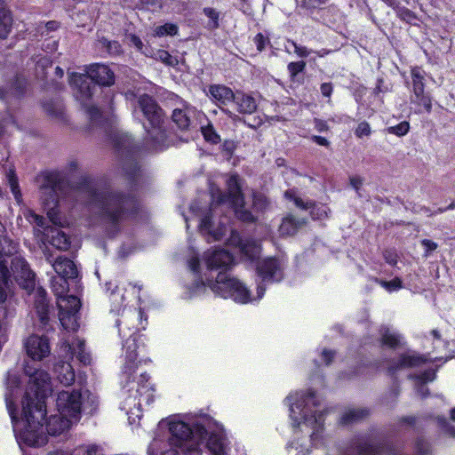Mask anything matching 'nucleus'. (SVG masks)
I'll return each mask as SVG.
<instances>
[{"mask_svg": "<svg viewBox=\"0 0 455 455\" xmlns=\"http://www.w3.org/2000/svg\"><path fill=\"white\" fill-rule=\"evenodd\" d=\"M24 371L29 378L25 401L22 402L26 426L18 438L20 443L39 448L48 442L44 427L46 406L43 399L51 390V378L45 371L34 369L28 364L25 365Z\"/></svg>", "mask_w": 455, "mask_h": 455, "instance_id": "1", "label": "nucleus"}, {"mask_svg": "<svg viewBox=\"0 0 455 455\" xmlns=\"http://www.w3.org/2000/svg\"><path fill=\"white\" fill-rule=\"evenodd\" d=\"M226 183L228 190L227 194L222 193L219 188H211L212 203L210 212L204 216L200 220L199 228L201 233L208 235L212 237L214 241L220 240L228 230L225 221L220 220L219 225L215 227V222L212 220L213 215L217 212V210L220 207H223L228 204L232 208L237 219L245 222L254 221V217L251 212L244 209V200L241 191L238 176L231 175L227 180Z\"/></svg>", "mask_w": 455, "mask_h": 455, "instance_id": "2", "label": "nucleus"}, {"mask_svg": "<svg viewBox=\"0 0 455 455\" xmlns=\"http://www.w3.org/2000/svg\"><path fill=\"white\" fill-rule=\"evenodd\" d=\"M204 260L209 271L220 270L215 280L205 277L197 288L209 286L217 295L228 299L231 298L235 302L247 303L250 300L248 289L237 279L230 277L226 270L232 265L234 258L226 250H213L205 252Z\"/></svg>", "mask_w": 455, "mask_h": 455, "instance_id": "3", "label": "nucleus"}, {"mask_svg": "<svg viewBox=\"0 0 455 455\" xmlns=\"http://www.w3.org/2000/svg\"><path fill=\"white\" fill-rule=\"evenodd\" d=\"M87 200L92 211L101 220L115 229L119 223L129 218L137 210V202L133 196L120 193L99 191L94 186L86 188Z\"/></svg>", "mask_w": 455, "mask_h": 455, "instance_id": "4", "label": "nucleus"}, {"mask_svg": "<svg viewBox=\"0 0 455 455\" xmlns=\"http://www.w3.org/2000/svg\"><path fill=\"white\" fill-rule=\"evenodd\" d=\"M140 335L135 331L130 335L124 344V364L122 371L123 378L125 379L124 388H127V392L131 393L129 398H138V403H134L138 410L140 411L143 406H148L154 401V387L148 383L149 377L146 372H141L139 376L135 374L138 363L136 359L139 355L137 352L140 348L138 344Z\"/></svg>", "mask_w": 455, "mask_h": 455, "instance_id": "5", "label": "nucleus"}, {"mask_svg": "<svg viewBox=\"0 0 455 455\" xmlns=\"http://www.w3.org/2000/svg\"><path fill=\"white\" fill-rule=\"evenodd\" d=\"M86 72L87 76L83 74L73 73L70 77V84L77 88L76 98L83 102L91 122L98 125L101 118L100 109L95 106L86 105L85 101L91 99L96 89L94 83L103 86H110L115 83V75L108 66L99 63L90 65Z\"/></svg>", "mask_w": 455, "mask_h": 455, "instance_id": "6", "label": "nucleus"}, {"mask_svg": "<svg viewBox=\"0 0 455 455\" xmlns=\"http://www.w3.org/2000/svg\"><path fill=\"white\" fill-rule=\"evenodd\" d=\"M168 440L155 438L148 446V455H180L177 448L183 455H200V448L196 436L188 438L191 427L183 421H170Z\"/></svg>", "mask_w": 455, "mask_h": 455, "instance_id": "7", "label": "nucleus"}, {"mask_svg": "<svg viewBox=\"0 0 455 455\" xmlns=\"http://www.w3.org/2000/svg\"><path fill=\"white\" fill-rule=\"evenodd\" d=\"M138 105L149 125L145 126V147L148 150H163L166 147V133L164 127L165 118L162 108L155 99L148 94L140 96Z\"/></svg>", "mask_w": 455, "mask_h": 455, "instance_id": "8", "label": "nucleus"}, {"mask_svg": "<svg viewBox=\"0 0 455 455\" xmlns=\"http://www.w3.org/2000/svg\"><path fill=\"white\" fill-rule=\"evenodd\" d=\"M286 400L290 402V416L294 427L300 425L301 419L306 426L314 429L312 435L322 428L323 414L315 409L318 406V402L313 392H296L290 395Z\"/></svg>", "mask_w": 455, "mask_h": 455, "instance_id": "9", "label": "nucleus"}, {"mask_svg": "<svg viewBox=\"0 0 455 455\" xmlns=\"http://www.w3.org/2000/svg\"><path fill=\"white\" fill-rule=\"evenodd\" d=\"M56 406L61 415L71 417L75 421H78L82 411L92 414L97 410L98 399L95 395H88L87 400L84 401L80 391L63 390L57 395Z\"/></svg>", "mask_w": 455, "mask_h": 455, "instance_id": "10", "label": "nucleus"}, {"mask_svg": "<svg viewBox=\"0 0 455 455\" xmlns=\"http://www.w3.org/2000/svg\"><path fill=\"white\" fill-rule=\"evenodd\" d=\"M36 183L39 189L40 200L49 216L59 205L60 194L63 188V180L60 172H43L36 175Z\"/></svg>", "mask_w": 455, "mask_h": 455, "instance_id": "11", "label": "nucleus"}, {"mask_svg": "<svg viewBox=\"0 0 455 455\" xmlns=\"http://www.w3.org/2000/svg\"><path fill=\"white\" fill-rule=\"evenodd\" d=\"M116 148L122 155V168L125 175L134 180L140 172L132 139L128 134H121L116 139Z\"/></svg>", "mask_w": 455, "mask_h": 455, "instance_id": "12", "label": "nucleus"}, {"mask_svg": "<svg viewBox=\"0 0 455 455\" xmlns=\"http://www.w3.org/2000/svg\"><path fill=\"white\" fill-rule=\"evenodd\" d=\"M192 436H196V439H198L200 454L202 453V443L204 440H206V447L212 454H225L226 438L221 430L210 431L204 427L197 425L195 430L191 429V434L188 438H191Z\"/></svg>", "mask_w": 455, "mask_h": 455, "instance_id": "13", "label": "nucleus"}, {"mask_svg": "<svg viewBox=\"0 0 455 455\" xmlns=\"http://www.w3.org/2000/svg\"><path fill=\"white\" fill-rule=\"evenodd\" d=\"M59 317L61 325L68 331H76L78 328L76 314L79 311L81 303L77 297L67 294L58 299Z\"/></svg>", "mask_w": 455, "mask_h": 455, "instance_id": "14", "label": "nucleus"}, {"mask_svg": "<svg viewBox=\"0 0 455 455\" xmlns=\"http://www.w3.org/2000/svg\"><path fill=\"white\" fill-rule=\"evenodd\" d=\"M411 103L419 107L417 113H420L422 108L430 113L432 111V99L428 93H425L424 76L419 68L411 70Z\"/></svg>", "mask_w": 455, "mask_h": 455, "instance_id": "15", "label": "nucleus"}, {"mask_svg": "<svg viewBox=\"0 0 455 455\" xmlns=\"http://www.w3.org/2000/svg\"><path fill=\"white\" fill-rule=\"evenodd\" d=\"M343 455H401L389 446H374L368 437L358 436L351 441Z\"/></svg>", "mask_w": 455, "mask_h": 455, "instance_id": "16", "label": "nucleus"}, {"mask_svg": "<svg viewBox=\"0 0 455 455\" xmlns=\"http://www.w3.org/2000/svg\"><path fill=\"white\" fill-rule=\"evenodd\" d=\"M283 262L275 258H267L259 261L257 265L258 275L262 282H280L283 277Z\"/></svg>", "mask_w": 455, "mask_h": 455, "instance_id": "17", "label": "nucleus"}, {"mask_svg": "<svg viewBox=\"0 0 455 455\" xmlns=\"http://www.w3.org/2000/svg\"><path fill=\"white\" fill-rule=\"evenodd\" d=\"M26 353L33 361H42L51 354V346L47 337L30 335L25 341Z\"/></svg>", "mask_w": 455, "mask_h": 455, "instance_id": "18", "label": "nucleus"}, {"mask_svg": "<svg viewBox=\"0 0 455 455\" xmlns=\"http://www.w3.org/2000/svg\"><path fill=\"white\" fill-rule=\"evenodd\" d=\"M147 321V316L144 317V314L140 309L124 308L121 318L116 320V324L119 328L120 334L124 333L123 336H125L124 329L145 330Z\"/></svg>", "mask_w": 455, "mask_h": 455, "instance_id": "19", "label": "nucleus"}, {"mask_svg": "<svg viewBox=\"0 0 455 455\" xmlns=\"http://www.w3.org/2000/svg\"><path fill=\"white\" fill-rule=\"evenodd\" d=\"M12 268L19 284L25 290L30 291L34 290L35 274L29 268L28 262L20 258H15L12 262Z\"/></svg>", "mask_w": 455, "mask_h": 455, "instance_id": "20", "label": "nucleus"}, {"mask_svg": "<svg viewBox=\"0 0 455 455\" xmlns=\"http://www.w3.org/2000/svg\"><path fill=\"white\" fill-rule=\"evenodd\" d=\"M229 245L239 248L244 257L254 259L260 252L259 243L251 238H243L236 231L232 230L228 238Z\"/></svg>", "mask_w": 455, "mask_h": 455, "instance_id": "21", "label": "nucleus"}, {"mask_svg": "<svg viewBox=\"0 0 455 455\" xmlns=\"http://www.w3.org/2000/svg\"><path fill=\"white\" fill-rule=\"evenodd\" d=\"M20 390V378L16 374L7 373L6 377V393L4 395L6 408L9 415L14 422L17 419V408L15 405V400L17 394Z\"/></svg>", "mask_w": 455, "mask_h": 455, "instance_id": "22", "label": "nucleus"}, {"mask_svg": "<svg viewBox=\"0 0 455 455\" xmlns=\"http://www.w3.org/2000/svg\"><path fill=\"white\" fill-rule=\"evenodd\" d=\"M45 256L48 263L52 266L53 269L59 275L69 279H73L77 276L78 271L76 266L71 259L67 257L60 256L54 260L52 255L47 252H45Z\"/></svg>", "mask_w": 455, "mask_h": 455, "instance_id": "23", "label": "nucleus"}, {"mask_svg": "<svg viewBox=\"0 0 455 455\" xmlns=\"http://www.w3.org/2000/svg\"><path fill=\"white\" fill-rule=\"evenodd\" d=\"M61 348L68 353L69 358L76 355L79 362L84 365L91 363V355L85 351V344L83 339H76L72 344L64 342Z\"/></svg>", "mask_w": 455, "mask_h": 455, "instance_id": "24", "label": "nucleus"}, {"mask_svg": "<svg viewBox=\"0 0 455 455\" xmlns=\"http://www.w3.org/2000/svg\"><path fill=\"white\" fill-rule=\"evenodd\" d=\"M74 422L76 421L71 419V417H66L59 412V414L50 417L44 429L49 435H58L65 430H68Z\"/></svg>", "mask_w": 455, "mask_h": 455, "instance_id": "25", "label": "nucleus"}, {"mask_svg": "<svg viewBox=\"0 0 455 455\" xmlns=\"http://www.w3.org/2000/svg\"><path fill=\"white\" fill-rule=\"evenodd\" d=\"M427 362L424 356L415 354H403L400 355L396 362H394L388 367V371L391 373H395L403 368H412L419 366Z\"/></svg>", "mask_w": 455, "mask_h": 455, "instance_id": "26", "label": "nucleus"}, {"mask_svg": "<svg viewBox=\"0 0 455 455\" xmlns=\"http://www.w3.org/2000/svg\"><path fill=\"white\" fill-rule=\"evenodd\" d=\"M306 225L305 219H297L292 215L283 218L280 227L279 233L282 236L294 235L299 229Z\"/></svg>", "mask_w": 455, "mask_h": 455, "instance_id": "27", "label": "nucleus"}, {"mask_svg": "<svg viewBox=\"0 0 455 455\" xmlns=\"http://www.w3.org/2000/svg\"><path fill=\"white\" fill-rule=\"evenodd\" d=\"M35 307L37 315L43 324H46L48 317V300L46 298V291L43 288H37L35 292Z\"/></svg>", "mask_w": 455, "mask_h": 455, "instance_id": "28", "label": "nucleus"}, {"mask_svg": "<svg viewBox=\"0 0 455 455\" xmlns=\"http://www.w3.org/2000/svg\"><path fill=\"white\" fill-rule=\"evenodd\" d=\"M211 97L220 104H228L233 101L235 94L229 88L222 84H213L209 87Z\"/></svg>", "mask_w": 455, "mask_h": 455, "instance_id": "29", "label": "nucleus"}, {"mask_svg": "<svg viewBox=\"0 0 455 455\" xmlns=\"http://www.w3.org/2000/svg\"><path fill=\"white\" fill-rule=\"evenodd\" d=\"M49 243L60 251H68L71 242L63 231L59 228H51L47 234Z\"/></svg>", "mask_w": 455, "mask_h": 455, "instance_id": "30", "label": "nucleus"}, {"mask_svg": "<svg viewBox=\"0 0 455 455\" xmlns=\"http://www.w3.org/2000/svg\"><path fill=\"white\" fill-rule=\"evenodd\" d=\"M236 109L241 114L251 115L257 109V104L253 97L237 92L234 99Z\"/></svg>", "mask_w": 455, "mask_h": 455, "instance_id": "31", "label": "nucleus"}, {"mask_svg": "<svg viewBox=\"0 0 455 455\" xmlns=\"http://www.w3.org/2000/svg\"><path fill=\"white\" fill-rule=\"evenodd\" d=\"M55 374L58 380L65 386H70L75 381V371L69 363H58L55 366Z\"/></svg>", "mask_w": 455, "mask_h": 455, "instance_id": "32", "label": "nucleus"}, {"mask_svg": "<svg viewBox=\"0 0 455 455\" xmlns=\"http://www.w3.org/2000/svg\"><path fill=\"white\" fill-rule=\"evenodd\" d=\"M12 18L9 10L6 9L4 0H0V38L5 39L12 29Z\"/></svg>", "mask_w": 455, "mask_h": 455, "instance_id": "33", "label": "nucleus"}, {"mask_svg": "<svg viewBox=\"0 0 455 455\" xmlns=\"http://www.w3.org/2000/svg\"><path fill=\"white\" fill-rule=\"evenodd\" d=\"M369 411L366 409H349L345 411L340 419L342 425H349L364 419L368 416Z\"/></svg>", "mask_w": 455, "mask_h": 455, "instance_id": "34", "label": "nucleus"}, {"mask_svg": "<svg viewBox=\"0 0 455 455\" xmlns=\"http://www.w3.org/2000/svg\"><path fill=\"white\" fill-rule=\"evenodd\" d=\"M380 334L383 345L395 348L401 344V335L395 331H391L388 327H381Z\"/></svg>", "mask_w": 455, "mask_h": 455, "instance_id": "35", "label": "nucleus"}, {"mask_svg": "<svg viewBox=\"0 0 455 455\" xmlns=\"http://www.w3.org/2000/svg\"><path fill=\"white\" fill-rule=\"evenodd\" d=\"M67 279L68 278L62 277L59 275L58 276L52 278V289L57 297V299L65 296L68 291V283Z\"/></svg>", "mask_w": 455, "mask_h": 455, "instance_id": "36", "label": "nucleus"}, {"mask_svg": "<svg viewBox=\"0 0 455 455\" xmlns=\"http://www.w3.org/2000/svg\"><path fill=\"white\" fill-rule=\"evenodd\" d=\"M17 251V243L5 235H0V257L6 263L5 257L11 256Z\"/></svg>", "mask_w": 455, "mask_h": 455, "instance_id": "37", "label": "nucleus"}, {"mask_svg": "<svg viewBox=\"0 0 455 455\" xmlns=\"http://www.w3.org/2000/svg\"><path fill=\"white\" fill-rule=\"evenodd\" d=\"M6 178L15 201L19 204H21L22 194L19 186L18 178L15 175L14 172L12 170H10L6 174Z\"/></svg>", "mask_w": 455, "mask_h": 455, "instance_id": "38", "label": "nucleus"}, {"mask_svg": "<svg viewBox=\"0 0 455 455\" xmlns=\"http://www.w3.org/2000/svg\"><path fill=\"white\" fill-rule=\"evenodd\" d=\"M172 120L181 130H186L190 125V118L185 110L174 109L172 112Z\"/></svg>", "mask_w": 455, "mask_h": 455, "instance_id": "39", "label": "nucleus"}, {"mask_svg": "<svg viewBox=\"0 0 455 455\" xmlns=\"http://www.w3.org/2000/svg\"><path fill=\"white\" fill-rule=\"evenodd\" d=\"M17 85L15 88H12L11 91H6L4 88L0 87V99L1 100H8L9 94L14 95V96H20L25 88V82L20 81V78L16 81Z\"/></svg>", "mask_w": 455, "mask_h": 455, "instance_id": "40", "label": "nucleus"}, {"mask_svg": "<svg viewBox=\"0 0 455 455\" xmlns=\"http://www.w3.org/2000/svg\"><path fill=\"white\" fill-rule=\"evenodd\" d=\"M410 124L407 121H403L400 124L389 126L386 129L387 132L389 134H395L398 137H403L409 132Z\"/></svg>", "mask_w": 455, "mask_h": 455, "instance_id": "41", "label": "nucleus"}, {"mask_svg": "<svg viewBox=\"0 0 455 455\" xmlns=\"http://www.w3.org/2000/svg\"><path fill=\"white\" fill-rule=\"evenodd\" d=\"M201 130L205 140L212 144H218L220 141V137L217 134L212 124H208L206 126H203Z\"/></svg>", "mask_w": 455, "mask_h": 455, "instance_id": "42", "label": "nucleus"}, {"mask_svg": "<svg viewBox=\"0 0 455 455\" xmlns=\"http://www.w3.org/2000/svg\"><path fill=\"white\" fill-rule=\"evenodd\" d=\"M177 33L178 27L172 23H166L155 28V35L157 36H174Z\"/></svg>", "mask_w": 455, "mask_h": 455, "instance_id": "43", "label": "nucleus"}, {"mask_svg": "<svg viewBox=\"0 0 455 455\" xmlns=\"http://www.w3.org/2000/svg\"><path fill=\"white\" fill-rule=\"evenodd\" d=\"M76 455H104L102 449L95 444L84 445L75 451Z\"/></svg>", "mask_w": 455, "mask_h": 455, "instance_id": "44", "label": "nucleus"}, {"mask_svg": "<svg viewBox=\"0 0 455 455\" xmlns=\"http://www.w3.org/2000/svg\"><path fill=\"white\" fill-rule=\"evenodd\" d=\"M375 282L379 283L383 288H385L389 292L398 291L403 287L402 280L399 277H395L391 281H384L375 278Z\"/></svg>", "mask_w": 455, "mask_h": 455, "instance_id": "45", "label": "nucleus"}, {"mask_svg": "<svg viewBox=\"0 0 455 455\" xmlns=\"http://www.w3.org/2000/svg\"><path fill=\"white\" fill-rule=\"evenodd\" d=\"M396 14L402 20L410 24H415L417 20L415 13L404 6L397 8Z\"/></svg>", "mask_w": 455, "mask_h": 455, "instance_id": "46", "label": "nucleus"}, {"mask_svg": "<svg viewBox=\"0 0 455 455\" xmlns=\"http://www.w3.org/2000/svg\"><path fill=\"white\" fill-rule=\"evenodd\" d=\"M269 204L267 197L261 193L253 194V207L258 211H264Z\"/></svg>", "mask_w": 455, "mask_h": 455, "instance_id": "47", "label": "nucleus"}, {"mask_svg": "<svg viewBox=\"0 0 455 455\" xmlns=\"http://www.w3.org/2000/svg\"><path fill=\"white\" fill-rule=\"evenodd\" d=\"M205 16H207L211 20V23H209V27L212 28H217L219 27V17L220 13L212 7H205L203 10Z\"/></svg>", "mask_w": 455, "mask_h": 455, "instance_id": "48", "label": "nucleus"}, {"mask_svg": "<svg viewBox=\"0 0 455 455\" xmlns=\"http://www.w3.org/2000/svg\"><path fill=\"white\" fill-rule=\"evenodd\" d=\"M305 68H306L305 61L290 62L287 66L288 72L291 78H294L299 73L303 72Z\"/></svg>", "mask_w": 455, "mask_h": 455, "instance_id": "49", "label": "nucleus"}, {"mask_svg": "<svg viewBox=\"0 0 455 455\" xmlns=\"http://www.w3.org/2000/svg\"><path fill=\"white\" fill-rule=\"evenodd\" d=\"M411 379H417L422 384L433 381L435 379V372L433 370H427L420 374L410 376Z\"/></svg>", "mask_w": 455, "mask_h": 455, "instance_id": "50", "label": "nucleus"}, {"mask_svg": "<svg viewBox=\"0 0 455 455\" xmlns=\"http://www.w3.org/2000/svg\"><path fill=\"white\" fill-rule=\"evenodd\" d=\"M355 134L357 138L369 137L371 134V129L366 121L358 124L355 130Z\"/></svg>", "mask_w": 455, "mask_h": 455, "instance_id": "51", "label": "nucleus"}, {"mask_svg": "<svg viewBox=\"0 0 455 455\" xmlns=\"http://www.w3.org/2000/svg\"><path fill=\"white\" fill-rule=\"evenodd\" d=\"M253 42H254V44L257 47V50L259 52H262L263 50H265L267 45H268L270 44L269 38L267 36H264L262 33H258L254 36Z\"/></svg>", "mask_w": 455, "mask_h": 455, "instance_id": "52", "label": "nucleus"}, {"mask_svg": "<svg viewBox=\"0 0 455 455\" xmlns=\"http://www.w3.org/2000/svg\"><path fill=\"white\" fill-rule=\"evenodd\" d=\"M288 43L293 47L294 52L297 56L300 58H307L311 52H313L312 50L307 49L306 46L298 44L294 41L289 40Z\"/></svg>", "mask_w": 455, "mask_h": 455, "instance_id": "53", "label": "nucleus"}, {"mask_svg": "<svg viewBox=\"0 0 455 455\" xmlns=\"http://www.w3.org/2000/svg\"><path fill=\"white\" fill-rule=\"evenodd\" d=\"M51 66L52 60L47 56H44L39 58L38 60H36V69L38 74L40 70L41 74L44 75V69L50 68Z\"/></svg>", "mask_w": 455, "mask_h": 455, "instance_id": "54", "label": "nucleus"}, {"mask_svg": "<svg viewBox=\"0 0 455 455\" xmlns=\"http://www.w3.org/2000/svg\"><path fill=\"white\" fill-rule=\"evenodd\" d=\"M26 218L31 223H35L36 226L40 228H44L45 225V219L43 216H40L34 212H29Z\"/></svg>", "mask_w": 455, "mask_h": 455, "instance_id": "55", "label": "nucleus"}, {"mask_svg": "<svg viewBox=\"0 0 455 455\" xmlns=\"http://www.w3.org/2000/svg\"><path fill=\"white\" fill-rule=\"evenodd\" d=\"M384 259L387 263L391 266H395L397 263V253L394 250H385L383 252Z\"/></svg>", "mask_w": 455, "mask_h": 455, "instance_id": "56", "label": "nucleus"}, {"mask_svg": "<svg viewBox=\"0 0 455 455\" xmlns=\"http://www.w3.org/2000/svg\"><path fill=\"white\" fill-rule=\"evenodd\" d=\"M102 43L112 54H117L121 51V45L116 41L110 42L104 39Z\"/></svg>", "mask_w": 455, "mask_h": 455, "instance_id": "57", "label": "nucleus"}, {"mask_svg": "<svg viewBox=\"0 0 455 455\" xmlns=\"http://www.w3.org/2000/svg\"><path fill=\"white\" fill-rule=\"evenodd\" d=\"M327 0H300L301 5L305 8H316L324 4Z\"/></svg>", "mask_w": 455, "mask_h": 455, "instance_id": "58", "label": "nucleus"}, {"mask_svg": "<svg viewBox=\"0 0 455 455\" xmlns=\"http://www.w3.org/2000/svg\"><path fill=\"white\" fill-rule=\"evenodd\" d=\"M329 209L325 206L319 208L314 207L312 210V215L317 219L327 217Z\"/></svg>", "mask_w": 455, "mask_h": 455, "instance_id": "59", "label": "nucleus"}, {"mask_svg": "<svg viewBox=\"0 0 455 455\" xmlns=\"http://www.w3.org/2000/svg\"><path fill=\"white\" fill-rule=\"evenodd\" d=\"M320 89H321V93L323 94V96L328 97V98L331 97L332 91H333L332 84L331 83L322 84Z\"/></svg>", "mask_w": 455, "mask_h": 455, "instance_id": "60", "label": "nucleus"}, {"mask_svg": "<svg viewBox=\"0 0 455 455\" xmlns=\"http://www.w3.org/2000/svg\"><path fill=\"white\" fill-rule=\"evenodd\" d=\"M188 267L190 268L191 271H193L194 273H197L198 272V268H199V259L197 256H194L192 257L188 261Z\"/></svg>", "mask_w": 455, "mask_h": 455, "instance_id": "61", "label": "nucleus"}, {"mask_svg": "<svg viewBox=\"0 0 455 455\" xmlns=\"http://www.w3.org/2000/svg\"><path fill=\"white\" fill-rule=\"evenodd\" d=\"M421 243L426 248L427 253L433 251L437 248V243L428 239H423Z\"/></svg>", "mask_w": 455, "mask_h": 455, "instance_id": "62", "label": "nucleus"}, {"mask_svg": "<svg viewBox=\"0 0 455 455\" xmlns=\"http://www.w3.org/2000/svg\"><path fill=\"white\" fill-rule=\"evenodd\" d=\"M350 185L353 188H355L356 191H359L360 188L363 185V179L359 176H353L349 180Z\"/></svg>", "mask_w": 455, "mask_h": 455, "instance_id": "63", "label": "nucleus"}, {"mask_svg": "<svg viewBox=\"0 0 455 455\" xmlns=\"http://www.w3.org/2000/svg\"><path fill=\"white\" fill-rule=\"evenodd\" d=\"M128 39L138 49H141L142 48L143 44H142V42H141V40H140V38L139 36H137L135 35H129L128 36Z\"/></svg>", "mask_w": 455, "mask_h": 455, "instance_id": "64", "label": "nucleus"}]
</instances>
